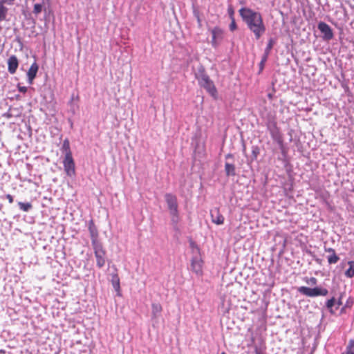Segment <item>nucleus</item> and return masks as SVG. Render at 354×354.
Listing matches in <instances>:
<instances>
[{"instance_id": "nucleus-1", "label": "nucleus", "mask_w": 354, "mask_h": 354, "mask_svg": "<svg viewBox=\"0 0 354 354\" xmlns=\"http://www.w3.org/2000/svg\"><path fill=\"white\" fill-rule=\"evenodd\" d=\"M239 12L248 28L254 33L256 39H259L266 32L261 15L248 8H242Z\"/></svg>"}, {"instance_id": "nucleus-2", "label": "nucleus", "mask_w": 354, "mask_h": 354, "mask_svg": "<svg viewBox=\"0 0 354 354\" xmlns=\"http://www.w3.org/2000/svg\"><path fill=\"white\" fill-rule=\"evenodd\" d=\"M298 291L306 296L314 297L317 296H326L328 294V290L326 288L315 287L310 288L306 286H301L298 288Z\"/></svg>"}, {"instance_id": "nucleus-3", "label": "nucleus", "mask_w": 354, "mask_h": 354, "mask_svg": "<svg viewBox=\"0 0 354 354\" xmlns=\"http://www.w3.org/2000/svg\"><path fill=\"white\" fill-rule=\"evenodd\" d=\"M95 257L96 258V263L98 268H102L106 263V252L104 250L102 243L92 245Z\"/></svg>"}, {"instance_id": "nucleus-4", "label": "nucleus", "mask_w": 354, "mask_h": 354, "mask_svg": "<svg viewBox=\"0 0 354 354\" xmlns=\"http://www.w3.org/2000/svg\"><path fill=\"white\" fill-rule=\"evenodd\" d=\"M267 127L273 140L277 142V144L282 147L283 139L279 129L277 126V123L274 121H269L267 124Z\"/></svg>"}, {"instance_id": "nucleus-5", "label": "nucleus", "mask_w": 354, "mask_h": 354, "mask_svg": "<svg viewBox=\"0 0 354 354\" xmlns=\"http://www.w3.org/2000/svg\"><path fill=\"white\" fill-rule=\"evenodd\" d=\"M63 164L64 170L68 176H71L75 174V162L72 155L68 154L67 156H65Z\"/></svg>"}, {"instance_id": "nucleus-6", "label": "nucleus", "mask_w": 354, "mask_h": 354, "mask_svg": "<svg viewBox=\"0 0 354 354\" xmlns=\"http://www.w3.org/2000/svg\"><path fill=\"white\" fill-rule=\"evenodd\" d=\"M166 203L167 204L169 213L176 214L178 210L177 198L171 194H166L165 196Z\"/></svg>"}, {"instance_id": "nucleus-7", "label": "nucleus", "mask_w": 354, "mask_h": 354, "mask_svg": "<svg viewBox=\"0 0 354 354\" xmlns=\"http://www.w3.org/2000/svg\"><path fill=\"white\" fill-rule=\"evenodd\" d=\"M203 263L200 257H193L191 260V269L197 275L203 273Z\"/></svg>"}, {"instance_id": "nucleus-8", "label": "nucleus", "mask_w": 354, "mask_h": 354, "mask_svg": "<svg viewBox=\"0 0 354 354\" xmlns=\"http://www.w3.org/2000/svg\"><path fill=\"white\" fill-rule=\"evenodd\" d=\"M317 27L321 32L324 35V39L330 40L333 37V33L331 28L325 22H319Z\"/></svg>"}, {"instance_id": "nucleus-9", "label": "nucleus", "mask_w": 354, "mask_h": 354, "mask_svg": "<svg viewBox=\"0 0 354 354\" xmlns=\"http://www.w3.org/2000/svg\"><path fill=\"white\" fill-rule=\"evenodd\" d=\"M199 85L205 88L212 97H216L217 91L213 81L210 78L201 82Z\"/></svg>"}, {"instance_id": "nucleus-10", "label": "nucleus", "mask_w": 354, "mask_h": 354, "mask_svg": "<svg viewBox=\"0 0 354 354\" xmlns=\"http://www.w3.org/2000/svg\"><path fill=\"white\" fill-rule=\"evenodd\" d=\"M212 45L216 48L223 38V30L216 27L212 30Z\"/></svg>"}, {"instance_id": "nucleus-11", "label": "nucleus", "mask_w": 354, "mask_h": 354, "mask_svg": "<svg viewBox=\"0 0 354 354\" xmlns=\"http://www.w3.org/2000/svg\"><path fill=\"white\" fill-rule=\"evenodd\" d=\"M212 221L216 225H221L224 222V217L220 213L219 209L218 208H214L212 209L210 212Z\"/></svg>"}, {"instance_id": "nucleus-12", "label": "nucleus", "mask_w": 354, "mask_h": 354, "mask_svg": "<svg viewBox=\"0 0 354 354\" xmlns=\"http://www.w3.org/2000/svg\"><path fill=\"white\" fill-rule=\"evenodd\" d=\"M88 230H89L91 238L92 245L101 243L97 240L98 232H97V230L95 225H94L93 221H91L89 223Z\"/></svg>"}, {"instance_id": "nucleus-13", "label": "nucleus", "mask_w": 354, "mask_h": 354, "mask_svg": "<svg viewBox=\"0 0 354 354\" xmlns=\"http://www.w3.org/2000/svg\"><path fill=\"white\" fill-rule=\"evenodd\" d=\"M8 70L10 74H14L19 66L18 59L15 55L10 56L8 59Z\"/></svg>"}, {"instance_id": "nucleus-14", "label": "nucleus", "mask_w": 354, "mask_h": 354, "mask_svg": "<svg viewBox=\"0 0 354 354\" xmlns=\"http://www.w3.org/2000/svg\"><path fill=\"white\" fill-rule=\"evenodd\" d=\"M195 77L200 84L201 82L208 80L209 77L205 73V68L203 66H200L198 68L197 72L195 73Z\"/></svg>"}, {"instance_id": "nucleus-15", "label": "nucleus", "mask_w": 354, "mask_h": 354, "mask_svg": "<svg viewBox=\"0 0 354 354\" xmlns=\"http://www.w3.org/2000/svg\"><path fill=\"white\" fill-rule=\"evenodd\" d=\"M38 69V64L35 62L30 66V68L28 69L27 72V76L28 79V82L30 84L32 83L33 80L36 77Z\"/></svg>"}, {"instance_id": "nucleus-16", "label": "nucleus", "mask_w": 354, "mask_h": 354, "mask_svg": "<svg viewBox=\"0 0 354 354\" xmlns=\"http://www.w3.org/2000/svg\"><path fill=\"white\" fill-rule=\"evenodd\" d=\"M325 251L330 253V255L328 256V262L329 264L336 263L339 260V257L336 254L335 251L333 248H325Z\"/></svg>"}, {"instance_id": "nucleus-17", "label": "nucleus", "mask_w": 354, "mask_h": 354, "mask_svg": "<svg viewBox=\"0 0 354 354\" xmlns=\"http://www.w3.org/2000/svg\"><path fill=\"white\" fill-rule=\"evenodd\" d=\"M151 307H152V318L156 319L160 315V313L162 311V306L158 303H153V304H152Z\"/></svg>"}, {"instance_id": "nucleus-18", "label": "nucleus", "mask_w": 354, "mask_h": 354, "mask_svg": "<svg viewBox=\"0 0 354 354\" xmlns=\"http://www.w3.org/2000/svg\"><path fill=\"white\" fill-rule=\"evenodd\" d=\"M225 171L226 175L227 176H234L236 175L235 166L233 164H230L229 162H225Z\"/></svg>"}, {"instance_id": "nucleus-19", "label": "nucleus", "mask_w": 354, "mask_h": 354, "mask_svg": "<svg viewBox=\"0 0 354 354\" xmlns=\"http://www.w3.org/2000/svg\"><path fill=\"white\" fill-rule=\"evenodd\" d=\"M62 150L64 152L65 156H67L68 154L72 155V153H71V151L70 149V143H69L68 140L66 139L64 140L62 147Z\"/></svg>"}, {"instance_id": "nucleus-20", "label": "nucleus", "mask_w": 354, "mask_h": 354, "mask_svg": "<svg viewBox=\"0 0 354 354\" xmlns=\"http://www.w3.org/2000/svg\"><path fill=\"white\" fill-rule=\"evenodd\" d=\"M7 12L8 8L3 6V2H0V21L6 19Z\"/></svg>"}, {"instance_id": "nucleus-21", "label": "nucleus", "mask_w": 354, "mask_h": 354, "mask_svg": "<svg viewBox=\"0 0 354 354\" xmlns=\"http://www.w3.org/2000/svg\"><path fill=\"white\" fill-rule=\"evenodd\" d=\"M111 283L114 289L118 291L120 290V279L118 274H115L112 276Z\"/></svg>"}, {"instance_id": "nucleus-22", "label": "nucleus", "mask_w": 354, "mask_h": 354, "mask_svg": "<svg viewBox=\"0 0 354 354\" xmlns=\"http://www.w3.org/2000/svg\"><path fill=\"white\" fill-rule=\"evenodd\" d=\"M18 205L24 212H29L32 208V205L30 203L19 202Z\"/></svg>"}, {"instance_id": "nucleus-23", "label": "nucleus", "mask_w": 354, "mask_h": 354, "mask_svg": "<svg viewBox=\"0 0 354 354\" xmlns=\"http://www.w3.org/2000/svg\"><path fill=\"white\" fill-rule=\"evenodd\" d=\"M349 268L345 272V275L348 277H352L354 276V261H349Z\"/></svg>"}, {"instance_id": "nucleus-24", "label": "nucleus", "mask_w": 354, "mask_h": 354, "mask_svg": "<svg viewBox=\"0 0 354 354\" xmlns=\"http://www.w3.org/2000/svg\"><path fill=\"white\" fill-rule=\"evenodd\" d=\"M342 354H354V340H350L346 351Z\"/></svg>"}, {"instance_id": "nucleus-25", "label": "nucleus", "mask_w": 354, "mask_h": 354, "mask_svg": "<svg viewBox=\"0 0 354 354\" xmlns=\"http://www.w3.org/2000/svg\"><path fill=\"white\" fill-rule=\"evenodd\" d=\"M193 14H194V17L197 19V22H198V26L201 27L202 26V24H201V17H200V13H199L198 10L195 8H194V9H193Z\"/></svg>"}, {"instance_id": "nucleus-26", "label": "nucleus", "mask_w": 354, "mask_h": 354, "mask_svg": "<svg viewBox=\"0 0 354 354\" xmlns=\"http://www.w3.org/2000/svg\"><path fill=\"white\" fill-rule=\"evenodd\" d=\"M43 8V5L40 3H36L34 5L33 13L36 15H39Z\"/></svg>"}, {"instance_id": "nucleus-27", "label": "nucleus", "mask_w": 354, "mask_h": 354, "mask_svg": "<svg viewBox=\"0 0 354 354\" xmlns=\"http://www.w3.org/2000/svg\"><path fill=\"white\" fill-rule=\"evenodd\" d=\"M273 40L272 39H270L268 41V44L265 49V53H264V55H268V54L270 53V51L271 50V49L273 47Z\"/></svg>"}, {"instance_id": "nucleus-28", "label": "nucleus", "mask_w": 354, "mask_h": 354, "mask_svg": "<svg viewBox=\"0 0 354 354\" xmlns=\"http://www.w3.org/2000/svg\"><path fill=\"white\" fill-rule=\"evenodd\" d=\"M335 304V299L334 297L328 299L326 302V307L328 309L330 310V312H333L332 308Z\"/></svg>"}, {"instance_id": "nucleus-29", "label": "nucleus", "mask_w": 354, "mask_h": 354, "mask_svg": "<svg viewBox=\"0 0 354 354\" xmlns=\"http://www.w3.org/2000/svg\"><path fill=\"white\" fill-rule=\"evenodd\" d=\"M171 216V222L173 223H177L178 222V212H177L176 214L170 213Z\"/></svg>"}, {"instance_id": "nucleus-30", "label": "nucleus", "mask_w": 354, "mask_h": 354, "mask_svg": "<svg viewBox=\"0 0 354 354\" xmlns=\"http://www.w3.org/2000/svg\"><path fill=\"white\" fill-rule=\"evenodd\" d=\"M267 59H268V55H263V56L261 59V61L259 64L260 71L263 70V68L264 67V64L266 62Z\"/></svg>"}, {"instance_id": "nucleus-31", "label": "nucleus", "mask_w": 354, "mask_h": 354, "mask_svg": "<svg viewBox=\"0 0 354 354\" xmlns=\"http://www.w3.org/2000/svg\"><path fill=\"white\" fill-rule=\"evenodd\" d=\"M237 28V26H236V22H235V20L234 19L233 17H232V22L231 24H230V30L231 31H234Z\"/></svg>"}, {"instance_id": "nucleus-32", "label": "nucleus", "mask_w": 354, "mask_h": 354, "mask_svg": "<svg viewBox=\"0 0 354 354\" xmlns=\"http://www.w3.org/2000/svg\"><path fill=\"white\" fill-rule=\"evenodd\" d=\"M259 153V149L258 147H252V154L254 157V158H257L258 154Z\"/></svg>"}, {"instance_id": "nucleus-33", "label": "nucleus", "mask_w": 354, "mask_h": 354, "mask_svg": "<svg viewBox=\"0 0 354 354\" xmlns=\"http://www.w3.org/2000/svg\"><path fill=\"white\" fill-rule=\"evenodd\" d=\"M317 279L315 277H310L308 281V283H310L311 285H315L317 283Z\"/></svg>"}, {"instance_id": "nucleus-34", "label": "nucleus", "mask_w": 354, "mask_h": 354, "mask_svg": "<svg viewBox=\"0 0 354 354\" xmlns=\"http://www.w3.org/2000/svg\"><path fill=\"white\" fill-rule=\"evenodd\" d=\"M6 197L10 203H13V197L10 194H7Z\"/></svg>"}, {"instance_id": "nucleus-35", "label": "nucleus", "mask_w": 354, "mask_h": 354, "mask_svg": "<svg viewBox=\"0 0 354 354\" xmlns=\"http://www.w3.org/2000/svg\"><path fill=\"white\" fill-rule=\"evenodd\" d=\"M15 0H2L0 2H3V3H7L9 5H12Z\"/></svg>"}, {"instance_id": "nucleus-36", "label": "nucleus", "mask_w": 354, "mask_h": 354, "mask_svg": "<svg viewBox=\"0 0 354 354\" xmlns=\"http://www.w3.org/2000/svg\"><path fill=\"white\" fill-rule=\"evenodd\" d=\"M19 91L21 93H26L27 91V88L25 86H21L19 88Z\"/></svg>"}, {"instance_id": "nucleus-37", "label": "nucleus", "mask_w": 354, "mask_h": 354, "mask_svg": "<svg viewBox=\"0 0 354 354\" xmlns=\"http://www.w3.org/2000/svg\"><path fill=\"white\" fill-rule=\"evenodd\" d=\"M335 303L337 304V307H339V306L342 305V296L338 299L337 302L335 301Z\"/></svg>"}, {"instance_id": "nucleus-38", "label": "nucleus", "mask_w": 354, "mask_h": 354, "mask_svg": "<svg viewBox=\"0 0 354 354\" xmlns=\"http://www.w3.org/2000/svg\"><path fill=\"white\" fill-rule=\"evenodd\" d=\"M233 158V155L231 154V153H227L226 156H225V158L226 159H229V158Z\"/></svg>"}, {"instance_id": "nucleus-39", "label": "nucleus", "mask_w": 354, "mask_h": 354, "mask_svg": "<svg viewBox=\"0 0 354 354\" xmlns=\"http://www.w3.org/2000/svg\"><path fill=\"white\" fill-rule=\"evenodd\" d=\"M255 353H256V354H261L259 350L257 348H256Z\"/></svg>"}, {"instance_id": "nucleus-40", "label": "nucleus", "mask_w": 354, "mask_h": 354, "mask_svg": "<svg viewBox=\"0 0 354 354\" xmlns=\"http://www.w3.org/2000/svg\"><path fill=\"white\" fill-rule=\"evenodd\" d=\"M255 353H256V354H261L259 350L257 348H256Z\"/></svg>"}, {"instance_id": "nucleus-41", "label": "nucleus", "mask_w": 354, "mask_h": 354, "mask_svg": "<svg viewBox=\"0 0 354 354\" xmlns=\"http://www.w3.org/2000/svg\"><path fill=\"white\" fill-rule=\"evenodd\" d=\"M230 15H231V17H232V15H233V13H234L233 10H230Z\"/></svg>"}, {"instance_id": "nucleus-42", "label": "nucleus", "mask_w": 354, "mask_h": 354, "mask_svg": "<svg viewBox=\"0 0 354 354\" xmlns=\"http://www.w3.org/2000/svg\"><path fill=\"white\" fill-rule=\"evenodd\" d=\"M221 354H226L225 352H222Z\"/></svg>"}]
</instances>
